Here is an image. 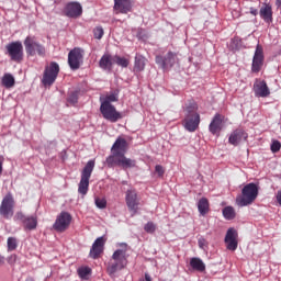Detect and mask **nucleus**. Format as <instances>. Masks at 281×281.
<instances>
[{
	"instance_id": "28",
	"label": "nucleus",
	"mask_w": 281,
	"mask_h": 281,
	"mask_svg": "<svg viewBox=\"0 0 281 281\" xmlns=\"http://www.w3.org/2000/svg\"><path fill=\"white\" fill-rule=\"evenodd\" d=\"M222 214L226 221H234V218H236V211L233 206H225Z\"/></svg>"
},
{
	"instance_id": "12",
	"label": "nucleus",
	"mask_w": 281,
	"mask_h": 281,
	"mask_svg": "<svg viewBox=\"0 0 281 281\" xmlns=\"http://www.w3.org/2000/svg\"><path fill=\"white\" fill-rule=\"evenodd\" d=\"M5 47L11 60H14V63H21L23 60V44L20 41L12 42Z\"/></svg>"
},
{
	"instance_id": "22",
	"label": "nucleus",
	"mask_w": 281,
	"mask_h": 281,
	"mask_svg": "<svg viewBox=\"0 0 281 281\" xmlns=\"http://www.w3.org/2000/svg\"><path fill=\"white\" fill-rule=\"evenodd\" d=\"M223 128V119L221 114H215L212 122L209 125L210 133L212 135H216V133H221Z\"/></svg>"
},
{
	"instance_id": "38",
	"label": "nucleus",
	"mask_w": 281,
	"mask_h": 281,
	"mask_svg": "<svg viewBox=\"0 0 281 281\" xmlns=\"http://www.w3.org/2000/svg\"><path fill=\"white\" fill-rule=\"evenodd\" d=\"M93 36H94V38L100 41L102 38V36H104V29H102V26H97L93 30Z\"/></svg>"
},
{
	"instance_id": "31",
	"label": "nucleus",
	"mask_w": 281,
	"mask_h": 281,
	"mask_svg": "<svg viewBox=\"0 0 281 281\" xmlns=\"http://www.w3.org/2000/svg\"><path fill=\"white\" fill-rule=\"evenodd\" d=\"M77 273L81 280H89V276H91V268L80 267L78 268Z\"/></svg>"
},
{
	"instance_id": "5",
	"label": "nucleus",
	"mask_w": 281,
	"mask_h": 281,
	"mask_svg": "<svg viewBox=\"0 0 281 281\" xmlns=\"http://www.w3.org/2000/svg\"><path fill=\"white\" fill-rule=\"evenodd\" d=\"M58 74H60V66L58 63L52 61L49 66H46L42 78V83L44 87H52V85L56 82Z\"/></svg>"
},
{
	"instance_id": "36",
	"label": "nucleus",
	"mask_w": 281,
	"mask_h": 281,
	"mask_svg": "<svg viewBox=\"0 0 281 281\" xmlns=\"http://www.w3.org/2000/svg\"><path fill=\"white\" fill-rule=\"evenodd\" d=\"M144 229L147 234H155V232L157 231V225H155V223L153 222H148L147 224H145Z\"/></svg>"
},
{
	"instance_id": "3",
	"label": "nucleus",
	"mask_w": 281,
	"mask_h": 281,
	"mask_svg": "<svg viewBox=\"0 0 281 281\" xmlns=\"http://www.w3.org/2000/svg\"><path fill=\"white\" fill-rule=\"evenodd\" d=\"M120 247H123V249H117L112 255V260H114V262L108 267L109 276H115L117 271H122V269L126 267V248L128 245H126V243H122L120 244Z\"/></svg>"
},
{
	"instance_id": "14",
	"label": "nucleus",
	"mask_w": 281,
	"mask_h": 281,
	"mask_svg": "<svg viewBox=\"0 0 281 281\" xmlns=\"http://www.w3.org/2000/svg\"><path fill=\"white\" fill-rule=\"evenodd\" d=\"M82 49L74 48L68 54V65L72 71L80 69V64L82 63Z\"/></svg>"
},
{
	"instance_id": "10",
	"label": "nucleus",
	"mask_w": 281,
	"mask_h": 281,
	"mask_svg": "<svg viewBox=\"0 0 281 281\" xmlns=\"http://www.w3.org/2000/svg\"><path fill=\"white\" fill-rule=\"evenodd\" d=\"M69 225H71V214L63 211L53 224V229L59 234H63V232H67V229H69Z\"/></svg>"
},
{
	"instance_id": "16",
	"label": "nucleus",
	"mask_w": 281,
	"mask_h": 281,
	"mask_svg": "<svg viewBox=\"0 0 281 281\" xmlns=\"http://www.w3.org/2000/svg\"><path fill=\"white\" fill-rule=\"evenodd\" d=\"M247 133L243 128H237L233 131L228 137V144L231 146H239L243 142H247Z\"/></svg>"
},
{
	"instance_id": "41",
	"label": "nucleus",
	"mask_w": 281,
	"mask_h": 281,
	"mask_svg": "<svg viewBox=\"0 0 281 281\" xmlns=\"http://www.w3.org/2000/svg\"><path fill=\"white\" fill-rule=\"evenodd\" d=\"M155 172H157L158 177H164L166 170H164V167L161 165H156Z\"/></svg>"
},
{
	"instance_id": "49",
	"label": "nucleus",
	"mask_w": 281,
	"mask_h": 281,
	"mask_svg": "<svg viewBox=\"0 0 281 281\" xmlns=\"http://www.w3.org/2000/svg\"><path fill=\"white\" fill-rule=\"evenodd\" d=\"M276 5H278V8H281V0H277Z\"/></svg>"
},
{
	"instance_id": "43",
	"label": "nucleus",
	"mask_w": 281,
	"mask_h": 281,
	"mask_svg": "<svg viewBox=\"0 0 281 281\" xmlns=\"http://www.w3.org/2000/svg\"><path fill=\"white\" fill-rule=\"evenodd\" d=\"M7 262L11 266L16 263V255H11L10 257H8Z\"/></svg>"
},
{
	"instance_id": "17",
	"label": "nucleus",
	"mask_w": 281,
	"mask_h": 281,
	"mask_svg": "<svg viewBox=\"0 0 281 281\" xmlns=\"http://www.w3.org/2000/svg\"><path fill=\"white\" fill-rule=\"evenodd\" d=\"M113 10L115 14H128L133 10V2L131 0H114Z\"/></svg>"
},
{
	"instance_id": "20",
	"label": "nucleus",
	"mask_w": 281,
	"mask_h": 281,
	"mask_svg": "<svg viewBox=\"0 0 281 281\" xmlns=\"http://www.w3.org/2000/svg\"><path fill=\"white\" fill-rule=\"evenodd\" d=\"M104 237H99L94 240L90 249V258H93V260L100 258V254L104 251Z\"/></svg>"
},
{
	"instance_id": "21",
	"label": "nucleus",
	"mask_w": 281,
	"mask_h": 281,
	"mask_svg": "<svg viewBox=\"0 0 281 281\" xmlns=\"http://www.w3.org/2000/svg\"><path fill=\"white\" fill-rule=\"evenodd\" d=\"M255 95L257 98H268L271 94L269 90V86H267V81L262 80L254 85Z\"/></svg>"
},
{
	"instance_id": "6",
	"label": "nucleus",
	"mask_w": 281,
	"mask_h": 281,
	"mask_svg": "<svg viewBox=\"0 0 281 281\" xmlns=\"http://www.w3.org/2000/svg\"><path fill=\"white\" fill-rule=\"evenodd\" d=\"M155 60L156 65H158L160 69H164V71H170V68L179 63V56L177 53L168 52L165 56L157 55Z\"/></svg>"
},
{
	"instance_id": "18",
	"label": "nucleus",
	"mask_w": 281,
	"mask_h": 281,
	"mask_svg": "<svg viewBox=\"0 0 281 281\" xmlns=\"http://www.w3.org/2000/svg\"><path fill=\"white\" fill-rule=\"evenodd\" d=\"M199 124H201V116L199 114L187 115L184 119V128L189 133H194L199 128Z\"/></svg>"
},
{
	"instance_id": "42",
	"label": "nucleus",
	"mask_w": 281,
	"mask_h": 281,
	"mask_svg": "<svg viewBox=\"0 0 281 281\" xmlns=\"http://www.w3.org/2000/svg\"><path fill=\"white\" fill-rule=\"evenodd\" d=\"M187 115H194L198 114L196 113V108H194V104H190L189 106H187Z\"/></svg>"
},
{
	"instance_id": "33",
	"label": "nucleus",
	"mask_w": 281,
	"mask_h": 281,
	"mask_svg": "<svg viewBox=\"0 0 281 281\" xmlns=\"http://www.w3.org/2000/svg\"><path fill=\"white\" fill-rule=\"evenodd\" d=\"M67 102L69 104H78V91H72L68 94Z\"/></svg>"
},
{
	"instance_id": "9",
	"label": "nucleus",
	"mask_w": 281,
	"mask_h": 281,
	"mask_svg": "<svg viewBox=\"0 0 281 281\" xmlns=\"http://www.w3.org/2000/svg\"><path fill=\"white\" fill-rule=\"evenodd\" d=\"M100 111L104 120L112 123H115L124 117V115H122V113H120L113 104L101 103Z\"/></svg>"
},
{
	"instance_id": "50",
	"label": "nucleus",
	"mask_w": 281,
	"mask_h": 281,
	"mask_svg": "<svg viewBox=\"0 0 281 281\" xmlns=\"http://www.w3.org/2000/svg\"><path fill=\"white\" fill-rule=\"evenodd\" d=\"M25 281H34V278L30 277Z\"/></svg>"
},
{
	"instance_id": "32",
	"label": "nucleus",
	"mask_w": 281,
	"mask_h": 281,
	"mask_svg": "<svg viewBox=\"0 0 281 281\" xmlns=\"http://www.w3.org/2000/svg\"><path fill=\"white\" fill-rule=\"evenodd\" d=\"M226 243V248L229 250V251H236V249H238V241L236 239H228V240H225Z\"/></svg>"
},
{
	"instance_id": "24",
	"label": "nucleus",
	"mask_w": 281,
	"mask_h": 281,
	"mask_svg": "<svg viewBox=\"0 0 281 281\" xmlns=\"http://www.w3.org/2000/svg\"><path fill=\"white\" fill-rule=\"evenodd\" d=\"M259 14L266 23H273V11L271 9V5L265 4L263 7H261Z\"/></svg>"
},
{
	"instance_id": "11",
	"label": "nucleus",
	"mask_w": 281,
	"mask_h": 281,
	"mask_svg": "<svg viewBox=\"0 0 281 281\" xmlns=\"http://www.w3.org/2000/svg\"><path fill=\"white\" fill-rule=\"evenodd\" d=\"M14 221H20L24 227V229H36L38 226V217L36 215H29L26 216L23 212H16L14 215Z\"/></svg>"
},
{
	"instance_id": "45",
	"label": "nucleus",
	"mask_w": 281,
	"mask_h": 281,
	"mask_svg": "<svg viewBox=\"0 0 281 281\" xmlns=\"http://www.w3.org/2000/svg\"><path fill=\"white\" fill-rule=\"evenodd\" d=\"M250 14H252V16H258V9L251 7L250 8Z\"/></svg>"
},
{
	"instance_id": "29",
	"label": "nucleus",
	"mask_w": 281,
	"mask_h": 281,
	"mask_svg": "<svg viewBox=\"0 0 281 281\" xmlns=\"http://www.w3.org/2000/svg\"><path fill=\"white\" fill-rule=\"evenodd\" d=\"M2 85L5 87V89H12L15 85L14 76L11 74H4L2 77Z\"/></svg>"
},
{
	"instance_id": "19",
	"label": "nucleus",
	"mask_w": 281,
	"mask_h": 281,
	"mask_svg": "<svg viewBox=\"0 0 281 281\" xmlns=\"http://www.w3.org/2000/svg\"><path fill=\"white\" fill-rule=\"evenodd\" d=\"M125 201L131 212H137V205H139V200H137L136 190H127Z\"/></svg>"
},
{
	"instance_id": "15",
	"label": "nucleus",
	"mask_w": 281,
	"mask_h": 281,
	"mask_svg": "<svg viewBox=\"0 0 281 281\" xmlns=\"http://www.w3.org/2000/svg\"><path fill=\"white\" fill-rule=\"evenodd\" d=\"M65 14L68 19H78L82 16V4L79 2H69L65 7Z\"/></svg>"
},
{
	"instance_id": "13",
	"label": "nucleus",
	"mask_w": 281,
	"mask_h": 281,
	"mask_svg": "<svg viewBox=\"0 0 281 281\" xmlns=\"http://www.w3.org/2000/svg\"><path fill=\"white\" fill-rule=\"evenodd\" d=\"M265 63V52L260 44L256 46V50L252 57V64H251V72L258 74L262 69V65Z\"/></svg>"
},
{
	"instance_id": "35",
	"label": "nucleus",
	"mask_w": 281,
	"mask_h": 281,
	"mask_svg": "<svg viewBox=\"0 0 281 281\" xmlns=\"http://www.w3.org/2000/svg\"><path fill=\"white\" fill-rule=\"evenodd\" d=\"M114 63L119 65V67H128V59L124 57L115 56Z\"/></svg>"
},
{
	"instance_id": "7",
	"label": "nucleus",
	"mask_w": 281,
	"mask_h": 281,
	"mask_svg": "<svg viewBox=\"0 0 281 281\" xmlns=\"http://www.w3.org/2000/svg\"><path fill=\"white\" fill-rule=\"evenodd\" d=\"M0 216L10 221L12 216H14V196L12 193H7L5 196L2 199L0 205Z\"/></svg>"
},
{
	"instance_id": "8",
	"label": "nucleus",
	"mask_w": 281,
	"mask_h": 281,
	"mask_svg": "<svg viewBox=\"0 0 281 281\" xmlns=\"http://www.w3.org/2000/svg\"><path fill=\"white\" fill-rule=\"evenodd\" d=\"M24 47L29 56H45V46L36 42L34 37L27 36L24 40Z\"/></svg>"
},
{
	"instance_id": "34",
	"label": "nucleus",
	"mask_w": 281,
	"mask_h": 281,
	"mask_svg": "<svg viewBox=\"0 0 281 281\" xmlns=\"http://www.w3.org/2000/svg\"><path fill=\"white\" fill-rule=\"evenodd\" d=\"M7 245L9 251H14V249L19 247V244L16 243V239L14 237H9L7 240Z\"/></svg>"
},
{
	"instance_id": "26",
	"label": "nucleus",
	"mask_w": 281,
	"mask_h": 281,
	"mask_svg": "<svg viewBox=\"0 0 281 281\" xmlns=\"http://www.w3.org/2000/svg\"><path fill=\"white\" fill-rule=\"evenodd\" d=\"M198 210L201 216H205L207 212H210V201H207V198H201L198 202Z\"/></svg>"
},
{
	"instance_id": "4",
	"label": "nucleus",
	"mask_w": 281,
	"mask_h": 281,
	"mask_svg": "<svg viewBox=\"0 0 281 281\" xmlns=\"http://www.w3.org/2000/svg\"><path fill=\"white\" fill-rule=\"evenodd\" d=\"M93 168H95V160H89L81 171V179L78 187L79 194L83 196L89 192V180L93 173Z\"/></svg>"
},
{
	"instance_id": "23",
	"label": "nucleus",
	"mask_w": 281,
	"mask_h": 281,
	"mask_svg": "<svg viewBox=\"0 0 281 281\" xmlns=\"http://www.w3.org/2000/svg\"><path fill=\"white\" fill-rule=\"evenodd\" d=\"M99 67L104 71H111L113 69V57L110 54H104L99 60Z\"/></svg>"
},
{
	"instance_id": "30",
	"label": "nucleus",
	"mask_w": 281,
	"mask_h": 281,
	"mask_svg": "<svg viewBox=\"0 0 281 281\" xmlns=\"http://www.w3.org/2000/svg\"><path fill=\"white\" fill-rule=\"evenodd\" d=\"M120 95V90H115L114 92L108 94L101 104H111V102H117Z\"/></svg>"
},
{
	"instance_id": "40",
	"label": "nucleus",
	"mask_w": 281,
	"mask_h": 281,
	"mask_svg": "<svg viewBox=\"0 0 281 281\" xmlns=\"http://www.w3.org/2000/svg\"><path fill=\"white\" fill-rule=\"evenodd\" d=\"M270 148H271L272 153H280L281 143L279 140H274V142H272Z\"/></svg>"
},
{
	"instance_id": "44",
	"label": "nucleus",
	"mask_w": 281,
	"mask_h": 281,
	"mask_svg": "<svg viewBox=\"0 0 281 281\" xmlns=\"http://www.w3.org/2000/svg\"><path fill=\"white\" fill-rule=\"evenodd\" d=\"M198 245H199L200 249H204L205 246L207 245V241L205 240V238H200L198 240Z\"/></svg>"
},
{
	"instance_id": "1",
	"label": "nucleus",
	"mask_w": 281,
	"mask_h": 281,
	"mask_svg": "<svg viewBox=\"0 0 281 281\" xmlns=\"http://www.w3.org/2000/svg\"><path fill=\"white\" fill-rule=\"evenodd\" d=\"M128 143H126L125 138H117L112 148L111 155L106 157L105 165L108 168H122L123 170H128L131 168H135L137 166V161L135 159L126 158V148Z\"/></svg>"
},
{
	"instance_id": "25",
	"label": "nucleus",
	"mask_w": 281,
	"mask_h": 281,
	"mask_svg": "<svg viewBox=\"0 0 281 281\" xmlns=\"http://www.w3.org/2000/svg\"><path fill=\"white\" fill-rule=\"evenodd\" d=\"M190 267L194 271H200V273H203V271H205V263L199 257H193L190 259Z\"/></svg>"
},
{
	"instance_id": "2",
	"label": "nucleus",
	"mask_w": 281,
	"mask_h": 281,
	"mask_svg": "<svg viewBox=\"0 0 281 281\" xmlns=\"http://www.w3.org/2000/svg\"><path fill=\"white\" fill-rule=\"evenodd\" d=\"M256 199H258V186L250 182L243 188L241 194L236 198V204L238 207H247V205H251Z\"/></svg>"
},
{
	"instance_id": "48",
	"label": "nucleus",
	"mask_w": 281,
	"mask_h": 281,
	"mask_svg": "<svg viewBox=\"0 0 281 281\" xmlns=\"http://www.w3.org/2000/svg\"><path fill=\"white\" fill-rule=\"evenodd\" d=\"M3 172V162L0 161V175Z\"/></svg>"
},
{
	"instance_id": "39",
	"label": "nucleus",
	"mask_w": 281,
	"mask_h": 281,
	"mask_svg": "<svg viewBox=\"0 0 281 281\" xmlns=\"http://www.w3.org/2000/svg\"><path fill=\"white\" fill-rule=\"evenodd\" d=\"M94 204L99 210H104L106 207V199H94Z\"/></svg>"
},
{
	"instance_id": "37",
	"label": "nucleus",
	"mask_w": 281,
	"mask_h": 281,
	"mask_svg": "<svg viewBox=\"0 0 281 281\" xmlns=\"http://www.w3.org/2000/svg\"><path fill=\"white\" fill-rule=\"evenodd\" d=\"M237 236H238V233H236V229L228 228L225 236V240H236Z\"/></svg>"
},
{
	"instance_id": "27",
	"label": "nucleus",
	"mask_w": 281,
	"mask_h": 281,
	"mask_svg": "<svg viewBox=\"0 0 281 281\" xmlns=\"http://www.w3.org/2000/svg\"><path fill=\"white\" fill-rule=\"evenodd\" d=\"M146 69V57L143 55H136L134 61V71H144Z\"/></svg>"
},
{
	"instance_id": "46",
	"label": "nucleus",
	"mask_w": 281,
	"mask_h": 281,
	"mask_svg": "<svg viewBox=\"0 0 281 281\" xmlns=\"http://www.w3.org/2000/svg\"><path fill=\"white\" fill-rule=\"evenodd\" d=\"M2 265H5V257L0 256V267H1Z\"/></svg>"
},
{
	"instance_id": "47",
	"label": "nucleus",
	"mask_w": 281,
	"mask_h": 281,
	"mask_svg": "<svg viewBox=\"0 0 281 281\" xmlns=\"http://www.w3.org/2000/svg\"><path fill=\"white\" fill-rule=\"evenodd\" d=\"M145 280L146 281H153V278L150 277V274L145 273Z\"/></svg>"
}]
</instances>
